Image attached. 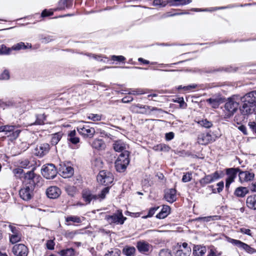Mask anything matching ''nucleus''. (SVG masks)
<instances>
[{
    "mask_svg": "<svg viewBox=\"0 0 256 256\" xmlns=\"http://www.w3.org/2000/svg\"><path fill=\"white\" fill-rule=\"evenodd\" d=\"M111 59H112V60L114 61H118V62H122L126 60L124 56H114V55L112 56Z\"/></svg>",
    "mask_w": 256,
    "mask_h": 256,
    "instance_id": "obj_57",
    "label": "nucleus"
},
{
    "mask_svg": "<svg viewBox=\"0 0 256 256\" xmlns=\"http://www.w3.org/2000/svg\"><path fill=\"white\" fill-rule=\"evenodd\" d=\"M227 240L230 243L235 246H236L241 250H245L248 253L253 254L256 252V250L254 248L250 247L248 244L243 242L240 240L233 239L230 238H227Z\"/></svg>",
    "mask_w": 256,
    "mask_h": 256,
    "instance_id": "obj_10",
    "label": "nucleus"
},
{
    "mask_svg": "<svg viewBox=\"0 0 256 256\" xmlns=\"http://www.w3.org/2000/svg\"><path fill=\"white\" fill-rule=\"evenodd\" d=\"M110 188L109 187H106L104 188H103L100 193L97 195L98 198H100L102 199H104L106 197V195L108 194L109 192Z\"/></svg>",
    "mask_w": 256,
    "mask_h": 256,
    "instance_id": "obj_46",
    "label": "nucleus"
},
{
    "mask_svg": "<svg viewBox=\"0 0 256 256\" xmlns=\"http://www.w3.org/2000/svg\"><path fill=\"white\" fill-rule=\"evenodd\" d=\"M128 146L122 140L114 141L113 144V148L115 151L118 152H124L126 150Z\"/></svg>",
    "mask_w": 256,
    "mask_h": 256,
    "instance_id": "obj_22",
    "label": "nucleus"
},
{
    "mask_svg": "<svg viewBox=\"0 0 256 256\" xmlns=\"http://www.w3.org/2000/svg\"><path fill=\"white\" fill-rule=\"evenodd\" d=\"M248 126V129L252 134L256 136V121L249 122Z\"/></svg>",
    "mask_w": 256,
    "mask_h": 256,
    "instance_id": "obj_41",
    "label": "nucleus"
},
{
    "mask_svg": "<svg viewBox=\"0 0 256 256\" xmlns=\"http://www.w3.org/2000/svg\"><path fill=\"white\" fill-rule=\"evenodd\" d=\"M66 222H72L74 223H80L82 222V218L76 216H70L66 218Z\"/></svg>",
    "mask_w": 256,
    "mask_h": 256,
    "instance_id": "obj_37",
    "label": "nucleus"
},
{
    "mask_svg": "<svg viewBox=\"0 0 256 256\" xmlns=\"http://www.w3.org/2000/svg\"><path fill=\"white\" fill-rule=\"evenodd\" d=\"M50 150L49 144L47 143L41 144L37 145L34 149V154L39 157H42L46 155Z\"/></svg>",
    "mask_w": 256,
    "mask_h": 256,
    "instance_id": "obj_13",
    "label": "nucleus"
},
{
    "mask_svg": "<svg viewBox=\"0 0 256 256\" xmlns=\"http://www.w3.org/2000/svg\"><path fill=\"white\" fill-rule=\"evenodd\" d=\"M252 95L251 92H250L244 95L241 98V100L242 103H246L247 104H250L252 106H255L256 101L254 100V96H252Z\"/></svg>",
    "mask_w": 256,
    "mask_h": 256,
    "instance_id": "obj_25",
    "label": "nucleus"
},
{
    "mask_svg": "<svg viewBox=\"0 0 256 256\" xmlns=\"http://www.w3.org/2000/svg\"><path fill=\"white\" fill-rule=\"evenodd\" d=\"M175 256H190L191 248L186 242H178L174 248Z\"/></svg>",
    "mask_w": 256,
    "mask_h": 256,
    "instance_id": "obj_4",
    "label": "nucleus"
},
{
    "mask_svg": "<svg viewBox=\"0 0 256 256\" xmlns=\"http://www.w3.org/2000/svg\"><path fill=\"white\" fill-rule=\"evenodd\" d=\"M88 118L92 121H99L101 120V115L98 114H90L88 116Z\"/></svg>",
    "mask_w": 256,
    "mask_h": 256,
    "instance_id": "obj_48",
    "label": "nucleus"
},
{
    "mask_svg": "<svg viewBox=\"0 0 256 256\" xmlns=\"http://www.w3.org/2000/svg\"><path fill=\"white\" fill-rule=\"evenodd\" d=\"M0 76L2 80H8L10 78V73L8 70H4Z\"/></svg>",
    "mask_w": 256,
    "mask_h": 256,
    "instance_id": "obj_58",
    "label": "nucleus"
},
{
    "mask_svg": "<svg viewBox=\"0 0 256 256\" xmlns=\"http://www.w3.org/2000/svg\"><path fill=\"white\" fill-rule=\"evenodd\" d=\"M247 206L252 210H256V194L248 196L246 200Z\"/></svg>",
    "mask_w": 256,
    "mask_h": 256,
    "instance_id": "obj_26",
    "label": "nucleus"
},
{
    "mask_svg": "<svg viewBox=\"0 0 256 256\" xmlns=\"http://www.w3.org/2000/svg\"><path fill=\"white\" fill-rule=\"evenodd\" d=\"M60 172L63 178H68L74 174V170L72 167L64 165L60 168Z\"/></svg>",
    "mask_w": 256,
    "mask_h": 256,
    "instance_id": "obj_21",
    "label": "nucleus"
},
{
    "mask_svg": "<svg viewBox=\"0 0 256 256\" xmlns=\"http://www.w3.org/2000/svg\"><path fill=\"white\" fill-rule=\"evenodd\" d=\"M240 126H238V128L241 131L244 135H248V132L247 130L246 126L242 124H239Z\"/></svg>",
    "mask_w": 256,
    "mask_h": 256,
    "instance_id": "obj_59",
    "label": "nucleus"
},
{
    "mask_svg": "<svg viewBox=\"0 0 256 256\" xmlns=\"http://www.w3.org/2000/svg\"><path fill=\"white\" fill-rule=\"evenodd\" d=\"M12 252L16 256H26L28 254V249L24 244H18L14 246Z\"/></svg>",
    "mask_w": 256,
    "mask_h": 256,
    "instance_id": "obj_18",
    "label": "nucleus"
},
{
    "mask_svg": "<svg viewBox=\"0 0 256 256\" xmlns=\"http://www.w3.org/2000/svg\"><path fill=\"white\" fill-rule=\"evenodd\" d=\"M123 253L126 256H134L136 248L133 246L126 247L123 249Z\"/></svg>",
    "mask_w": 256,
    "mask_h": 256,
    "instance_id": "obj_35",
    "label": "nucleus"
},
{
    "mask_svg": "<svg viewBox=\"0 0 256 256\" xmlns=\"http://www.w3.org/2000/svg\"><path fill=\"white\" fill-rule=\"evenodd\" d=\"M2 132H4L8 136L10 137L11 139L15 140L19 136L20 132V130H18L14 126L6 125L2 126Z\"/></svg>",
    "mask_w": 256,
    "mask_h": 256,
    "instance_id": "obj_12",
    "label": "nucleus"
},
{
    "mask_svg": "<svg viewBox=\"0 0 256 256\" xmlns=\"http://www.w3.org/2000/svg\"><path fill=\"white\" fill-rule=\"evenodd\" d=\"M73 0H60L58 2L59 8L60 10L65 8H70L72 5Z\"/></svg>",
    "mask_w": 256,
    "mask_h": 256,
    "instance_id": "obj_33",
    "label": "nucleus"
},
{
    "mask_svg": "<svg viewBox=\"0 0 256 256\" xmlns=\"http://www.w3.org/2000/svg\"><path fill=\"white\" fill-rule=\"evenodd\" d=\"M247 118L242 114H236L234 119V122L238 124H240L241 123L244 121Z\"/></svg>",
    "mask_w": 256,
    "mask_h": 256,
    "instance_id": "obj_40",
    "label": "nucleus"
},
{
    "mask_svg": "<svg viewBox=\"0 0 256 256\" xmlns=\"http://www.w3.org/2000/svg\"><path fill=\"white\" fill-rule=\"evenodd\" d=\"M214 140V136L209 132L201 133L198 137V142L200 144H207Z\"/></svg>",
    "mask_w": 256,
    "mask_h": 256,
    "instance_id": "obj_17",
    "label": "nucleus"
},
{
    "mask_svg": "<svg viewBox=\"0 0 256 256\" xmlns=\"http://www.w3.org/2000/svg\"><path fill=\"white\" fill-rule=\"evenodd\" d=\"M164 198L168 202H174L176 200V190L173 188L168 190L165 193Z\"/></svg>",
    "mask_w": 256,
    "mask_h": 256,
    "instance_id": "obj_24",
    "label": "nucleus"
},
{
    "mask_svg": "<svg viewBox=\"0 0 256 256\" xmlns=\"http://www.w3.org/2000/svg\"><path fill=\"white\" fill-rule=\"evenodd\" d=\"M254 174L250 171H242L240 169L238 174L239 180L240 183L248 182L254 180Z\"/></svg>",
    "mask_w": 256,
    "mask_h": 256,
    "instance_id": "obj_15",
    "label": "nucleus"
},
{
    "mask_svg": "<svg viewBox=\"0 0 256 256\" xmlns=\"http://www.w3.org/2000/svg\"><path fill=\"white\" fill-rule=\"evenodd\" d=\"M12 50V48H7L5 45L2 44L0 46V54L8 55L10 54Z\"/></svg>",
    "mask_w": 256,
    "mask_h": 256,
    "instance_id": "obj_39",
    "label": "nucleus"
},
{
    "mask_svg": "<svg viewBox=\"0 0 256 256\" xmlns=\"http://www.w3.org/2000/svg\"><path fill=\"white\" fill-rule=\"evenodd\" d=\"M68 140L73 144H76L79 142L80 138L76 136L75 130H72L68 134Z\"/></svg>",
    "mask_w": 256,
    "mask_h": 256,
    "instance_id": "obj_32",
    "label": "nucleus"
},
{
    "mask_svg": "<svg viewBox=\"0 0 256 256\" xmlns=\"http://www.w3.org/2000/svg\"><path fill=\"white\" fill-rule=\"evenodd\" d=\"M20 166L22 168H28L30 167V162L28 159H24L21 160Z\"/></svg>",
    "mask_w": 256,
    "mask_h": 256,
    "instance_id": "obj_54",
    "label": "nucleus"
},
{
    "mask_svg": "<svg viewBox=\"0 0 256 256\" xmlns=\"http://www.w3.org/2000/svg\"><path fill=\"white\" fill-rule=\"evenodd\" d=\"M220 177V174L218 172L216 171L210 174L206 175L204 178L200 180L199 182L200 186L202 187H204L206 184L218 180Z\"/></svg>",
    "mask_w": 256,
    "mask_h": 256,
    "instance_id": "obj_14",
    "label": "nucleus"
},
{
    "mask_svg": "<svg viewBox=\"0 0 256 256\" xmlns=\"http://www.w3.org/2000/svg\"><path fill=\"white\" fill-rule=\"evenodd\" d=\"M254 108L255 106L247 104L246 103H242L240 106L239 110L240 113L248 118L254 112Z\"/></svg>",
    "mask_w": 256,
    "mask_h": 256,
    "instance_id": "obj_19",
    "label": "nucleus"
},
{
    "mask_svg": "<svg viewBox=\"0 0 256 256\" xmlns=\"http://www.w3.org/2000/svg\"><path fill=\"white\" fill-rule=\"evenodd\" d=\"M136 248L140 252L144 254L148 252L150 244L145 242L140 241L137 242Z\"/></svg>",
    "mask_w": 256,
    "mask_h": 256,
    "instance_id": "obj_27",
    "label": "nucleus"
},
{
    "mask_svg": "<svg viewBox=\"0 0 256 256\" xmlns=\"http://www.w3.org/2000/svg\"><path fill=\"white\" fill-rule=\"evenodd\" d=\"M150 106L140 104H133L130 107V110L134 113L141 114H150Z\"/></svg>",
    "mask_w": 256,
    "mask_h": 256,
    "instance_id": "obj_16",
    "label": "nucleus"
},
{
    "mask_svg": "<svg viewBox=\"0 0 256 256\" xmlns=\"http://www.w3.org/2000/svg\"><path fill=\"white\" fill-rule=\"evenodd\" d=\"M60 254L62 256H74V251L72 248H68L61 250Z\"/></svg>",
    "mask_w": 256,
    "mask_h": 256,
    "instance_id": "obj_42",
    "label": "nucleus"
},
{
    "mask_svg": "<svg viewBox=\"0 0 256 256\" xmlns=\"http://www.w3.org/2000/svg\"><path fill=\"white\" fill-rule=\"evenodd\" d=\"M66 190L68 195L73 196L75 194V188L74 186H68L66 188Z\"/></svg>",
    "mask_w": 256,
    "mask_h": 256,
    "instance_id": "obj_55",
    "label": "nucleus"
},
{
    "mask_svg": "<svg viewBox=\"0 0 256 256\" xmlns=\"http://www.w3.org/2000/svg\"><path fill=\"white\" fill-rule=\"evenodd\" d=\"M217 186H218L216 190V189H213L212 192L213 193H220L223 190L224 187V182L222 181H221L217 184Z\"/></svg>",
    "mask_w": 256,
    "mask_h": 256,
    "instance_id": "obj_52",
    "label": "nucleus"
},
{
    "mask_svg": "<svg viewBox=\"0 0 256 256\" xmlns=\"http://www.w3.org/2000/svg\"><path fill=\"white\" fill-rule=\"evenodd\" d=\"M220 98H210L206 100L208 102L213 108H216L218 107L220 104Z\"/></svg>",
    "mask_w": 256,
    "mask_h": 256,
    "instance_id": "obj_31",
    "label": "nucleus"
},
{
    "mask_svg": "<svg viewBox=\"0 0 256 256\" xmlns=\"http://www.w3.org/2000/svg\"><path fill=\"white\" fill-rule=\"evenodd\" d=\"M168 3H169L168 1L167 2L162 0H154L153 1V5L154 6H159L161 7L165 6Z\"/></svg>",
    "mask_w": 256,
    "mask_h": 256,
    "instance_id": "obj_51",
    "label": "nucleus"
},
{
    "mask_svg": "<svg viewBox=\"0 0 256 256\" xmlns=\"http://www.w3.org/2000/svg\"><path fill=\"white\" fill-rule=\"evenodd\" d=\"M239 171H240V168H228L226 170V174L227 176L226 180V188H228L230 184L234 181Z\"/></svg>",
    "mask_w": 256,
    "mask_h": 256,
    "instance_id": "obj_8",
    "label": "nucleus"
},
{
    "mask_svg": "<svg viewBox=\"0 0 256 256\" xmlns=\"http://www.w3.org/2000/svg\"><path fill=\"white\" fill-rule=\"evenodd\" d=\"M62 134L60 132H57L53 134L51 138V144L52 145H56L60 140Z\"/></svg>",
    "mask_w": 256,
    "mask_h": 256,
    "instance_id": "obj_36",
    "label": "nucleus"
},
{
    "mask_svg": "<svg viewBox=\"0 0 256 256\" xmlns=\"http://www.w3.org/2000/svg\"><path fill=\"white\" fill-rule=\"evenodd\" d=\"M192 179V174L191 172H186L184 174L182 178V182H187L191 180Z\"/></svg>",
    "mask_w": 256,
    "mask_h": 256,
    "instance_id": "obj_49",
    "label": "nucleus"
},
{
    "mask_svg": "<svg viewBox=\"0 0 256 256\" xmlns=\"http://www.w3.org/2000/svg\"><path fill=\"white\" fill-rule=\"evenodd\" d=\"M53 40L52 36H46L42 38V42L43 43H48Z\"/></svg>",
    "mask_w": 256,
    "mask_h": 256,
    "instance_id": "obj_64",
    "label": "nucleus"
},
{
    "mask_svg": "<svg viewBox=\"0 0 256 256\" xmlns=\"http://www.w3.org/2000/svg\"><path fill=\"white\" fill-rule=\"evenodd\" d=\"M87 123L84 126H80L77 128L78 133L84 138H92L95 134L96 131L94 128L90 127Z\"/></svg>",
    "mask_w": 256,
    "mask_h": 256,
    "instance_id": "obj_9",
    "label": "nucleus"
},
{
    "mask_svg": "<svg viewBox=\"0 0 256 256\" xmlns=\"http://www.w3.org/2000/svg\"><path fill=\"white\" fill-rule=\"evenodd\" d=\"M92 146L95 149L102 150L104 148L105 144L102 140L96 139L92 142Z\"/></svg>",
    "mask_w": 256,
    "mask_h": 256,
    "instance_id": "obj_30",
    "label": "nucleus"
},
{
    "mask_svg": "<svg viewBox=\"0 0 256 256\" xmlns=\"http://www.w3.org/2000/svg\"><path fill=\"white\" fill-rule=\"evenodd\" d=\"M248 193V190L247 188L240 186L235 190L234 195L238 198H244L246 194Z\"/></svg>",
    "mask_w": 256,
    "mask_h": 256,
    "instance_id": "obj_28",
    "label": "nucleus"
},
{
    "mask_svg": "<svg viewBox=\"0 0 256 256\" xmlns=\"http://www.w3.org/2000/svg\"><path fill=\"white\" fill-rule=\"evenodd\" d=\"M159 256H172L170 250L164 248L160 250L158 253Z\"/></svg>",
    "mask_w": 256,
    "mask_h": 256,
    "instance_id": "obj_47",
    "label": "nucleus"
},
{
    "mask_svg": "<svg viewBox=\"0 0 256 256\" xmlns=\"http://www.w3.org/2000/svg\"><path fill=\"white\" fill-rule=\"evenodd\" d=\"M38 178L33 171H29L26 173L24 184L19 191L20 196L22 199L28 200L32 198Z\"/></svg>",
    "mask_w": 256,
    "mask_h": 256,
    "instance_id": "obj_1",
    "label": "nucleus"
},
{
    "mask_svg": "<svg viewBox=\"0 0 256 256\" xmlns=\"http://www.w3.org/2000/svg\"><path fill=\"white\" fill-rule=\"evenodd\" d=\"M198 124L206 128H210L212 124V122L208 120H202L198 122Z\"/></svg>",
    "mask_w": 256,
    "mask_h": 256,
    "instance_id": "obj_43",
    "label": "nucleus"
},
{
    "mask_svg": "<svg viewBox=\"0 0 256 256\" xmlns=\"http://www.w3.org/2000/svg\"><path fill=\"white\" fill-rule=\"evenodd\" d=\"M61 194L60 190L57 186H52L49 187L46 191V194L50 198H56Z\"/></svg>",
    "mask_w": 256,
    "mask_h": 256,
    "instance_id": "obj_20",
    "label": "nucleus"
},
{
    "mask_svg": "<svg viewBox=\"0 0 256 256\" xmlns=\"http://www.w3.org/2000/svg\"><path fill=\"white\" fill-rule=\"evenodd\" d=\"M184 1L186 0H168V2L171 6L184 5L182 4Z\"/></svg>",
    "mask_w": 256,
    "mask_h": 256,
    "instance_id": "obj_53",
    "label": "nucleus"
},
{
    "mask_svg": "<svg viewBox=\"0 0 256 256\" xmlns=\"http://www.w3.org/2000/svg\"><path fill=\"white\" fill-rule=\"evenodd\" d=\"M45 116L44 114H39L37 116L35 124H44V120Z\"/></svg>",
    "mask_w": 256,
    "mask_h": 256,
    "instance_id": "obj_50",
    "label": "nucleus"
},
{
    "mask_svg": "<svg viewBox=\"0 0 256 256\" xmlns=\"http://www.w3.org/2000/svg\"><path fill=\"white\" fill-rule=\"evenodd\" d=\"M238 96H233L228 98L224 106V118H229L232 116L238 110Z\"/></svg>",
    "mask_w": 256,
    "mask_h": 256,
    "instance_id": "obj_2",
    "label": "nucleus"
},
{
    "mask_svg": "<svg viewBox=\"0 0 256 256\" xmlns=\"http://www.w3.org/2000/svg\"><path fill=\"white\" fill-rule=\"evenodd\" d=\"M196 87V84H191L186 86L182 87V86H179L178 89L180 90L181 88H183L184 90H188L192 88H195Z\"/></svg>",
    "mask_w": 256,
    "mask_h": 256,
    "instance_id": "obj_62",
    "label": "nucleus"
},
{
    "mask_svg": "<svg viewBox=\"0 0 256 256\" xmlns=\"http://www.w3.org/2000/svg\"><path fill=\"white\" fill-rule=\"evenodd\" d=\"M82 198L84 201L88 204H90L92 200L98 199V196L96 194H93L91 191L88 189H84L82 192Z\"/></svg>",
    "mask_w": 256,
    "mask_h": 256,
    "instance_id": "obj_23",
    "label": "nucleus"
},
{
    "mask_svg": "<svg viewBox=\"0 0 256 256\" xmlns=\"http://www.w3.org/2000/svg\"><path fill=\"white\" fill-rule=\"evenodd\" d=\"M129 154L128 150H125L120 154L115 162V168L117 172H122L126 170L130 163Z\"/></svg>",
    "mask_w": 256,
    "mask_h": 256,
    "instance_id": "obj_3",
    "label": "nucleus"
},
{
    "mask_svg": "<svg viewBox=\"0 0 256 256\" xmlns=\"http://www.w3.org/2000/svg\"><path fill=\"white\" fill-rule=\"evenodd\" d=\"M92 165L97 169L102 168L103 162L100 158H96L92 162Z\"/></svg>",
    "mask_w": 256,
    "mask_h": 256,
    "instance_id": "obj_44",
    "label": "nucleus"
},
{
    "mask_svg": "<svg viewBox=\"0 0 256 256\" xmlns=\"http://www.w3.org/2000/svg\"><path fill=\"white\" fill-rule=\"evenodd\" d=\"M55 244L54 240H48L46 242V247L48 249L52 250L54 249Z\"/></svg>",
    "mask_w": 256,
    "mask_h": 256,
    "instance_id": "obj_61",
    "label": "nucleus"
},
{
    "mask_svg": "<svg viewBox=\"0 0 256 256\" xmlns=\"http://www.w3.org/2000/svg\"><path fill=\"white\" fill-rule=\"evenodd\" d=\"M8 228L12 232V234H9L10 242L14 244L20 241L22 238V234L20 229L12 224L8 225Z\"/></svg>",
    "mask_w": 256,
    "mask_h": 256,
    "instance_id": "obj_7",
    "label": "nucleus"
},
{
    "mask_svg": "<svg viewBox=\"0 0 256 256\" xmlns=\"http://www.w3.org/2000/svg\"><path fill=\"white\" fill-rule=\"evenodd\" d=\"M42 174L47 179H52L56 176L57 170L54 164H49L44 166L42 170Z\"/></svg>",
    "mask_w": 256,
    "mask_h": 256,
    "instance_id": "obj_6",
    "label": "nucleus"
},
{
    "mask_svg": "<svg viewBox=\"0 0 256 256\" xmlns=\"http://www.w3.org/2000/svg\"><path fill=\"white\" fill-rule=\"evenodd\" d=\"M97 180L100 184L106 186L112 183L114 178L112 174L102 170L97 176Z\"/></svg>",
    "mask_w": 256,
    "mask_h": 256,
    "instance_id": "obj_11",
    "label": "nucleus"
},
{
    "mask_svg": "<svg viewBox=\"0 0 256 256\" xmlns=\"http://www.w3.org/2000/svg\"><path fill=\"white\" fill-rule=\"evenodd\" d=\"M240 232L244 234H247L249 236H252L251 230L245 228H242L240 229Z\"/></svg>",
    "mask_w": 256,
    "mask_h": 256,
    "instance_id": "obj_56",
    "label": "nucleus"
},
{
    "mask_svg": "<svg viewBox=\"0 0 256 256\" xmlns=\"http://www.w3.org/2000/svg\"><path fill=\"white\" fill-rule=\"evenodd\" d=\"M158 208H159L158 207H154V208H150V210H149L148 214L145 218H150V217L152 216L154 214V213L156 212L158 210Z\"/></svg>",
    "mask_w": 256,
    "mask_h": 256,
    "instance_id": "obj_60",
    "label": "nucleus"
},
{
    "mask_svg": "<svg viewBox=\"0 0 256 256\" xmlns=\"http://www.w3.org/2000/svg\"><path fill=\"white\" fill-rule=\"evenodd\" d=\"M32 47L31 44H27L26 45L24 44V42H20L19 43H18L14 45L12 47V50H18L22 49H26L28 48H30Z\"/></svg>",
    "mask_w": 256,
    "mask_h": 256,
    "instance_id": "obj_34",
    "label": "nucleus"
},
{
    "mask_svg": "<svg viewBox=\"0 0 256 256\" xmlns=\"http://www.w3.org/2000/svg\"><path fill=\"white\" fill-rule=\"evenodd\" d=\"M120 250L118 248H111L104 256H120Z\"/></svg>",
    "mask_w": 256,
    "mask_h": 256,
    "instance_id": "obj_38",
    "label": "nucleus"
},
{
    "mask_svg": "<svg viewBox=\"0 0 256 256\" xmlns=\"http://www.w3.org/2000/svg\"><path fill=\"white\" fill-rule=\"evenodd\" d=\"M15 106V103L12 100H8L4 102V108L8 107H12Z\"/></svg>",
    "mask_w": 256,
    "mask_h": 256,
    "instance_id": "obj_63",
    "label": "nucleus"
},
{
    "mask_svg": "<svg viewBox=\"0 0 256 256\" xmlns=\"http://www.w3.org/2000/svg\"><path fill=\"white\" fill-rule=\"evenodd\" d=\"M218 216H208L205 217H201L197 218L198 220H202L204 222H210L212 220H218Z\"/></svg>",
    "mask_w": 256,
    "mask_h": 256,
    "instance_id": "obj_45",
    "label": "nucleus"
},
{
    "mask_svg": "<svg viewBox=\"0 0 256 256\" xmlns=\"http://www.w3.org/2000/svg\"><path fill=\"white\" fill-rule=\"evenodd\" d=\"M206 252V248L204 246H194L193 248V254L195 256H203Z\"/></svg>",
    "mask_w": 256,
    "mask_h": 256,
    "instance_id": "obj_29",
    "label": "nucleus"
},
{
    "mask_svg": "<svg viewBox=\"0 0 256 256\" xmlns=\"http://www.w3.org/2000/svg\"><path fill=\"white\" fill-rule=\"evenodd\" d=\"M105 219L110 224H122L126 218L123 216L122 210H118L112 215L106 216Z\"/></svg>",
    "mask_w": 256,
    "mask_h": 256,
    "instance_id": "obj_5",
    "label": "nucleus"
}]
</instances>
